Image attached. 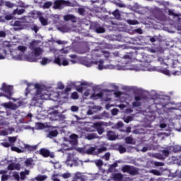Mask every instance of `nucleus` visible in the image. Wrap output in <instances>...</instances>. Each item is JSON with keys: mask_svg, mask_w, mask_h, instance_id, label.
Returning a JSON list of instances; mask_svg holds the SVG:
<instances>
[{"mask_svg": "<svg viewBox=\"0 0 181 181\" xmlns=\"http://www.w3.org/2000/svg\"><path fill=\"white\" fill-rule=\"evenodd\" d=\"M34 88H35L36 92L34 94V96L32 98L31 103L34 104V105H36L37 103H39V100H45V95L42 94L43 91V88H42V86L39 83H35L34 85Z\"/></svg>", "mask_w": 181, "mask_h": 181, "instance_id": "nucleus-1", "label": "nucleus"}, {"mask_svg": "<svg viewBox=\"0 0 181 181\" xmlns=\"http://www.w3.org/2000/svg\"><path fill=\"white\" fill-rule=\"evenodd\" d=\"M64 6H71L73 7V3L66 1V0H55L54 1V5L52 6L53 9H59L62 10L64 8Z\"/></svg>", "mask_w": 181, "mask_h": 181, "instance_id": "nucleus-2", "label": "nucleus"}, {"mask_svg": "<svg viewBox=\"0 0 181 181\" xmlns=\"http://www.w3.org/2000/svg\"><path fill=\"white\" fill-rule=\"evenodd\" d=\"M122 172L123 173H129L131 176H136L139 175V168L132 166L126 165L122 168Z\"/></svg>", "mask_w": 181, "mask_h": 181, "instance_id": "nucleus-3", "label": "nucleus"}, {"mask_svg": "<svg viewBox=\"0 0 181 181\" xmlns=\"http://www.w3.org/2000/svg\"><path fill=\"white\" fill-rule=\"evenodd\" d=\"M2 90L4 93H6V95H4V97H6V98L11 99L13 94L12 91L13 90V87L8 86L6 83H3Z\"/></svg>", "mask_w": 181, "mask_h": 181, "instance_id": "nucleus-4", "label": "nucleus"}, {"mask_svg": "<svg viewBox=\"0 0 181 181\" xmlns=\"http://www.w3.org/2000/svg\"><path fill=\"white\" fill-rule=\"evenodd\" d=\"M39 153L41 156H43V158H51L52 159L54 158V153H50L49 149L45 148L40 149Z\"/></svg>", "mask_w": 181, "mask_h": 181, "instance_id": "nucleus-5", "label": "nucleus"}, {"mask_svg": "<svg viewBox=\"0 0 181 181\" xmlns=\"http://www.w3.org/2000/svg\"><path fill=\"white\" fill-rule=\"evenodd\" d=\"M36 15L37 17H39V21L42 26H47V25H49V22L47 21V18L42 16V13L40 11H37Z\"/></svg>", "mask_w": 181, "mask_h": 181, "instance_id": "nucleus-6", "label": "nucleus"}, {"mask_svg": "<svg viewBox=\"0 0 181 181\" xmlns=\"http://www.w3.org/2000/svg\"><path fill=\"white\" fill-rule=\"evenodd\" d=\"M24 152H28V153H30L32 152H35L36 149H37V145H34V146H30L29 144H24V148H23Z\"/></svg>", "mask_w": 181, "mask_h": 181, "instance_id": "nucleus-7", "label": "nucleus"}, {"mask_svg": "<svg viewBox=\"0 0 181 181\" xmlns=\"http://www.w3.org/2000/svg\"><path fill=\"white\" fill-rule=\"evenodd\" d=\"M111 179L114 181H122V179H124V175L121 173H113L112 174Z\"/></svg>", "mask_w": 181, "mask_h": 181, "instance_id": "nucleus-8", "label": "nucleus"}, {"mask_svg": "<svg viewBox=\"0 0 181 181\" xmlns=\"http://www.w3.org/2000/svg\"><path fill=\"white\" fill-rule=\"evenodd\" d=\"M107 137L109 139V141H115L118 136L115 134V132L112 131H108L107 132Z\"/></svg>", "mask_w": 181, "mask_h": 181, "instance_id": "nucleus-9", "label": "nucleus"}, {"mask_svg": "<svg viewBox=\"0 0 181 181\" xmlns=\"http://www.w3.org/2000/svg\"><path fill=\"white\" fill-rule=\"evenodd\" d=\"M8 170H19L21 169V165L15 164V163H10L7 167Z\"/></svg>", "mask_w": 181, "mask_h": 181, "instance_id": "nucleus-10", "label": "nucleus"}, {"mask_svg": "<svg viewBox=\"0 0 181 181\" xmlns=\"http://www.w3.org/2000/svg\"><path fill=\"white\" fill-rule=\"evenodd\" d=\"M172 67L173 69H177V70L175 71H180L181 73V62H179V61H174L172 64Z\"/></svg>", "mask_w": 181, "mask_h": 181, "instance_id": "nucleus-11", "label": "nucleus"}, {"mask_svg": "<svg viewBox=\"0 0 181 181\" xmlns=\"http://www.w3.org/2000/svg\"><path fill=\"white\" fill-rule=\"evenodd\" d=\"M30 171L29 170H25L24 171H22L20 173V179L21 180H25L26 179V176H28L30 175Z\"/></svg>", "mask_w": 181, "mask_h": 181, "instance_id": "nucleus-12", "label": "nucleus"}, {"mask_svg": "<svg viewBox=\"0 0 181 181\" xmlns=\"http://www.w3.org/2000/svg\"><path fill=\"white\" fill-rule=\"evenodd\" d=\"M78 138V136L77 134H71L70 136V144L72 145H77V139Z\"/></svg>", "mask_w": 181, "mask_h": 181, "instance_id": "nucleus-13", "label": "nucleus"}, {"mask_svg": "<svg viewBox=\"0 0 181 181\" xmlns=\"http://www.w3.org/2000/svg\"><path fill=\"white\" fill-rule=\"evenodd\" d=\"M103 54V49H95L92 51V56H95L96 57H101Z\"/></svg>", "mask_w": 181, "mask_h": 181, "instance_id": "nucleus-14", "label": "nucleus"}, {"mask_svg": "<svg viewBox=\"0 0 181 181\" xmlns=\"http://www.w3.org/2000/svg\"><path fill=\"white\" fill-rule=\"evenodd\" d=\"M33 53H34L35 57H38V56L42 54V48L37 47L33 50Z\"/></svg>", "mask_w": 181, "mask_h": 181, "instance_id": "nucleus-15", "label": "nucleus"}, {"mask_svg": "<svg viewBox=\"0 0 181 181\" xmlns=\"http://www.w3.org/2000/svg\"><path fill=\"white\" fill-rule=\"evenodd\" d=\"M85 153H86V155H94V153H95V147H90L88 148Z\"/></svg>", "mask_w": 181, "mask_h": 181, "instance_id": "nucleus-16", "label": "nucleus"}, {"mask_svg": "<svg viewBox=\"0 0 181 181\" xmlns=\"http://www.w3.org/2000/svg\"><path fill=\"white\" fill-rule=\"evenodd\" d=\"M37 48V41L36 40H33L30 43V50H35V49Z\"/></svg>", "mask_w": 181, "mask_h": 181, "instance_id": "nucleus-17", "label": "nucleus"}, {"mask_svg": "<svg viewBox=\"0 0 181 181\" xmlns=\"http://www.w3.org/2000/svg\"><path fill=\"white\" fill-rule=\"evenodd\" d=\"M49 115H52L50 117L52 119H56L59 115V112L57 110H53L49 113Z\"/></svg>", "mask_w": 181, "mask_h": 181, "instance_id": "nucleus-18", "label": "nucleus"}, {"mask_svg": "<svg viewBox=\"0 0 181 181\" xmlns=\"http://www.w3.org/2000/svg\"><path fill=\"white\" fill-rule=\"evenodd\" d=\"M59 135V132L57 130L51 131L48 134V138H54Z\"/></svg>", "mask_w": 181, "mask_h": 181, "instance_id": "nucleus-19", "label": "nucleus"}, {"mask_svg": "<svg viewBox=\"0 0 181 181\" xmlns=\"http://www.w3.org/2000/svg\"><path fill=\"white\" fill-rule=\"evenodd\" d=\"M52 6H53L52 1H46L42 5V8H43V9H49V8H50Z\"/></svg>", "mask_w": 181, "mask_h": 181, "instance_id": "nucleus-20", "label": "nucleus"}, {"mask_svg": "<svg viewBox=\"0 0 181 181\" xmlns=\"http://www.w3.org/2000/svg\"><path fill=\"white\" fill-rule=\"evenodd\" d=\"M11 149L13 152H17V153H23V152H25L24 150H21V148L16 146H11Z\"/></svg>", "mask_w": 181, "mask_h": 181, "instance_id": "nucleus-21", "label": "nucleus"}, {"mask_svg": "<svg viewBox=\"0 0 181 181\" xmlns=\"http://www.w3.org/2000/svg\"><path fill=\"white\" fill-rule=\"evenodd\" d=\"M126 144H129L130 145H135V142H134V139L132 136H127L125 138Z\"/></svg>", "mask_w": 181, "mask_h": 181, "instance_id": "nucleus-22", "label": "nucleus"}, {"mask_svg": "<svg viewBox=\"0 0 181 181\" xmlns=\"http://www.w3.org/2000/svg\"><path fill=\"white\" fill-rule=\"evenodd\" d=\"M46 179H47V176L42 175H39L35 177V180L37 181H44V180H46Z\"/></svg>", "mask_w": 181, "mask_h": 181, "instance_id": "nucleus-23", "label": "nucleus"}, {"mask_svg": "<svg viewBox=\"0 0 181 181\" xmlns=\"http://www.w3.org/2000/svg\"><path fill=\"white\" fill-rule=\"evenodd\" d=\"M103 97H104V93L103 92L92 94V98H103Z\"/></svg>", "mask_w": 181, "mask_h": 181, "instance_id": "nucleus-24", "label": "nucleus"}, {"mask_svg": "<svg viewBox=\"0 0 181 181\" xmlns=\"http://www.w3.org/2000/svg\"><path fill=\"white\" fill-rule=\"evenodd\" d=\"M105 151H107V147L105 146L99 148L98 151L94 153V155H100V153H103V152H105Z\"/></svg>", "mask_w": 181, "mask_h": 181, "instance_id": "nucleus-25", "label": "nucleus"}, {"mask_svg": "<svg viewBox=\"0 0 181 181\" xmlns=\"http://www.w3.org/2000/svg\"><path fill=\"white\" fill-rule=\"evenodd\" d=\"M6 56V50L4 49H0V60L5 59Z\"/></svg>", "mask_w": 181, "mask_h": 181, "instance_id": "nucleus-26", "label": "nucleus"}, {"mask_svg": "<svg viewBox=\"0 0 181 181\" xmlns=\"http://www.w3.org/2000/svg\"><path fill=\"white\" fill-rule=\"evenodd\" d=\"M118 151L119 153H125L127 152V148L122 144L118 146Z\"/></svg>", "mask_w": 181, "mask_h": 181, "instance_id": "nucleus-27", "label": "nucleus"}, {"mask_svg": "<svg viewBox=\"0 0 181 181\" xmlns=\"http://www.w3.org/2000/svg\"><path fill=\"white\" fill-rule=\"evenodd\" d=\"M95 138H97V134L94 133L88 134L86 136V139H88V141H91V139H95Z\"/></svg>", "mask_w": 181, "mask_h": 181, "instance_id": "nucleus-28", "label": "nucleus"}, {"mask_svg": "<svg viewBox=\"0 0 181 181\" xmlns=\"http://www.w3.org/2000/svg\"><path fill=\"white\" fill-rule=\"evenodd\" d=\"M24 13H25V9L23 8H21V9L16 8L13 11V13L14 14L16 13L17 15H23Z\"/></svg>", "mask_w": 181, "mask_h": 181, "instance_id": "nucleus-29", "label": "nucleus"}, {"mask_svg": "<svg viewBox=\"0 0 181 181\" xmlns=\"http://www.w3.org/2000/svg\"><path fill=\"white\" fill-rule=\"evenodd\" d=\"M98 70H103V69H105V67L104 66V60L100 59L99 61V64L98 66Z\"/></svg>", "mask_w": 181, "mask_h": 181, "instance_id": "nucleus-30", "label": "nucleus"}, {"mask_svg": "<svg viewBox=\"0 0 181 181\" xmlns=\"http://www.w3.org/2000/svg\"><path fill=\"white\" fill-rule=\"evenodd\" d=\"M102 125H104L103 122H95L93 124V127L95 128V129H98V128L103 127Z\"/></svg>", "mask_w": 181, "mask_h": 181, "instance_id": "nucleus-31", "label": "nucleus"}, {"mask_svg": "<svg viewBox=\"0 0 181 181\" xmlns=\"http://www.w3.org/2000/svg\"><path fill=\"white\" fill-rule=\"evenodd\" d=\"M96 33H105V28L103 27H98L95 28Z\"/></svg>", "mask_w": 181, "mask_h": 181, "instance_id": "nucleus-32", "label": "nucleus"}, {"mask_svg": "<svg viewBox=\"0 0 181 181\" xmlns=\"http://www.w3.org/2000/svg\"><path fill=\"white\" fill-rule=\"evenodd\" d=\"M181 151V147L179 146H174L173 147V152H174L175 153H177V152H180Z\"/></svg>", "mask_w": 181, "mask_h": 181, "instance_id": "nucleus-33", "label": "nucleus"}, {"mask_svg": "<svg viewBox=\"0 0 181 181\" xmlns=\"http://www.w3.org/2000/svg\"><path fill=\"white\" fill-rule=\"evenodd\" d=\"M131 121H134V117H132V116H127L124 119V122L126 124H129V122H131Z\"/></svg>", "mask_w": 181, "mask_h": 181, "instance_id": "nucleus-34", "label": "nucleus"}, {"mask_svg": "<svg viewBox=\"0 0 181 181\" xmlns=\"http://www.w3.org/2000/svg\"><path fill=\"white\" fill-rule=\"evenodd\" d=\"M17 139L18 138L16 136H10L8 137V142H10V144H15Z\"/></svg>", "mask_w": 181, "mask_h": 181, "instance_id": "nucleus-35", "label": "nucleus"}, {"mask_svg": "<svg viewBox=\"0 0 181 181\" xmlns=\"http://www.w3.org/2000/svg\"><path fill=\"white\" fill-rule=\"evenodd\" d=\"M96 166H98V168H101V166H103V165H104V162H103V160H97L95 162Z\"/></svg>", "mask_w": 181, "mask_h": 181, "instance_id": "nucleus-36", "label": "nucleus"}, {"mask_svg": "<svg viewBox=\"0 0 181 181\" xmlns=\"http://www.w3.org/2000/svg\"><path fill=\"white\" fill-rule=\"evenodd\" d=\"M123 59H125L126 60L129 59V60H132L134 59V57L132 55V53H129L127 55H124L123 57Z\"/></svg>", "mask_w": 181, "mask_h": 181, "instance_id": "nucleus-37", "label": "nucleus"}, {"mask_svg": "<svg viewBox=\"0 0 181 181\" xmlns=\"http://www.w3.org/2000/svg\"><path fill=\"white\" fill-rule=\"evenodd\" d=\"M168 15H170V16H175V18L179 16V14L175 13L173 10L170 9L168 10Z\"/></svg>", "mask_w": 181, "mask_h": 181, "instance_id": "nucleus-38", "label": "nucleus"}, {"mask_svg": "<svg viewBox=\"0 0 181 181\" xmlns=\"http://www.w3.org/2000/svg\"><path fill=\"white\" fill-rule=\"evenodd\" d=\"M3 106L4 107V108H12L13 104H12V103H3Z\"/></svg>", "mask_w": 181, "mask_h": 181, "instance_id": "nucleus-39", "label": "nucleus"}, {"mask_svg": "<svg viewBox=\"0 0 181 181\" xmlns=\"http://www.w3.org/2000/svg\"><path fill=\"white\" fill-rule=\"evenodd\" d=\"M71 98H72V100L78 99V93H77V92L72 93L71 95Z\"/></svg>", "mask_w": 181, "mask_h": 181, "instance_id": "nucleus-40", "label": "nucleus"}, {"mask_svg": "<svg viewBox=\"0 0 181 181\" xmlns=\"http://www.w3.org/2000/svg\"><path fill=\"white\" fill-rule=\"evenodd\" d=\"M26 49L27 48L25 46L20 45L18 47V50H19L22 53H25V52H26Z\"/></svg>", "mask_w": 181, "mask_h": 181, "instance_id": "nucleus-41", "label": "nucleus"}, {"mask_svg": "<svg viewBox=\"0 0 181 181\" xmlns=\"http://www.w3.org/2000/svg\"><path fill=\"white\" fill-rule=\"evenodd\" d=\"M74 18L73 15L68 14L64 16V21H71Z\"/></svg>", "mask_w": 181, "mask_h": 181, "instance_id": "nucleus-42", "label": "nucleus"}, {"mask_svg": "<svg viewBox=\"0 0 181 181\" xmlns=\"http://www.w3.org/2000/svg\"><path fill=\"white\" fill-rule=\"evenodd\" d=\"M61 31L62 32H68L69 30H70V29L69 28V27H67V25H62L61 28Z\"/></svg>", "mask_w": 181, "mask_h": 181, "instance_id": "nucleus-43", "label": "nucleus"}, {"mask_svg": "<svg viewBox=\"0 0 181 181\" xmlns=\"http://www.w3.org/2000/svg\"><path fill=\"white\" fill-rule=\"evenodd\" d=\"M32 162H33V160L28 158L25 161V164L26 166H32Z\"/></svg>", "mask_w": 181, "mask_h": 181, "instance_id": "nucleus-44", "label": "nucleus"}, {"mask_svg": "<svg viewBox=\"0 0 181 181\" xmlns=\"http://www.w3.org/2000/svg\"><path fill=\"white\" fill-rule=\"evenodd\" d=\"M156 158L157 159H160V160H164V159H165V157L163 154H160V153L156 154Z\"/></svg>", "mask_w": 181, "mask_h": 181, "instance_id": "nucleus-45", "label": "nucleus"}, {"mask_svg": "<svg viewBox=\"0 0 181 181\" xmlns=\"http://www.w3.org/2000/svg\"><path fill=\"white\" fill-rule=\"evenodd\" d=\"M62 177H63V179H69V177H71V174H70V173H65L62 175Z\"/></svg>", "mask_w": 181, "mask_h": 181, "instance_id": "nucleus-46", "label": "nucleus"}, {"mask_svg": "<svg viewBox=\"0 0 181 181\" xmlns=\"http://www.w3.org/2000/svg\"><path fill=\"white\" fill-rule=\"evenodd\" d=\"M102 54L104 55V57H105V59L107 60H108V59H110V52H108L107 51L102 50Z\"/></svg>", "mask_w": 181, "mask_h": 181, "instance_id": "nucleus-47", "label": "nucleus"}, {"mask_svg": "<svg viewBox=\"0 0 181 181\" xmlns=\"http://www.w3.org/2000/svg\"><path fill=\"white\" fill-rule=\"evenodd\" d=\"M127 23H129V25H138V21H136V20H128Z\"/></svg>", "mask_w": 181, "mask_h": 181, "instance_id": "nucleus-48", "label": "nucleus"}, {"mask_svg": "<svg viewBox=\"0 0 181 181\" xmlns=\"http://www.w3.org/2000/svg\"><path fill=\"white\" fill-rule=\"evenodd\" d=\"M49 63V59L47 58H42L41 61L42 66H46Z\"/></svg>", "mask_w": 181, "mask_h": 181, "instance_id": "nucleus-49", "label": "nucleus"}, {"mask_svg": "<svg viewBox=\"0 0 181 181\" xmlns=\"http://www.w3.org/2000/svg\"><path fill=\"white\" fill-rule=\"evenodd\" d=\"M96 131L99 135H103V134H104V127L98 128Z\"/></svg>", "mask_w": 181, "mask_h": 181, "instance_id": "nucleus-50", "label": "nucleus"}, {"mask_svg": "<svg viewBox=\"0 0 181 181\" xmlns=\"http://www.w3.org/2000/svg\"><path fill=\"white\" fill-rule=\"evenodd\" d=\"M161 152L163 153V156H165V158H166L167 156H169V153H170L169 150H162Z\"/></svg>", "mask_w": 181, "mask_h": 181, "instance_id": "nucleus-51", "label": "nucleus"}, {"mask_svg": "<svg viewBox=\"0 0 181 181\" xmlns=\"http://www.w3.org/2000/svg\"><path fill=\"white\" fill-rule=\"evenodd\" d=\"M151 173H153V175H155L156 176H160V171L158 170H152Z\"/></svg>", "mask_w": 181, "mask_h": 181, "instance_id": "nucleus-52", "label": "nucleus"}, {"mask_svg": "<svg viewBox=\"0 0 181 181\" xmlns=\"http://www.w3.org/2000/svg\"><path fill=\"white\" fill-rule=\"evenodd\" d=\"M141 105H142V103H141V102H138V101H134L132 103V106L133 107H141Z\"/></svg>", "mask_w": 181, "mask_h": 181, "instance_id": "nucleus-53", "label": "nucleus"}, {"mask_svg": "<svg viewBox=\"0 0 181 181\" xmlns=\"http://www.w3.org/2000/svg\"><path fill=\"white\" fill-rule=\"evenodd\" d=\"M54 63H56V64H58V66H62V60L60 59V57L55 58Z\"/></svg>", "mask_w": 181, "mask_h": 181, "instance_id": "nucleus-54", "label": "nucleus"}, {"mask_svg": "<svg viewBox=\"0 0 181 181\" xmlns=\"http://www.w3.org/2000/svg\"><path fill=\"white\" fill-rule=\"evenodd\" d=\"M13 178L15 179V180L19 181L21 180V176H19V173H16L13 174Z\"/></svg>", "mask_w": 181, "mask_h": 181, "instance_id": "nucleus-55", "label": "nucleus"}, {"mask_svg": "<svg viewBox=\"0 0 181 181\" xmlns=\"http://www.w3.org/2000/svg\"><path fill=\"white\" fill-rule=\"evenodd\" d=\"M158 62H160V64H165L166 66V63L165 62V59L162 57H159L158 58Z\"/></svg>", "mask_w": 181, "mask_h": 181, "instance_id": "nucleus-56", "label": "nucleus"}, {"mask_svg": "<svg viewBox=\"0 0 181 181\" xmlns=\"http://www.w3.org/2000/svg\"><path fill=\"white\" fill-rule=\"evenodd\" d=\"M8 179H9V175H8L3 174L1 175V181H6V180H8Z\"/></svg>", "mask_w": 181, "mask_h": 181, "instance_id": "nucleus-57", "label": "nucleus"}, {"mask_svg": "<svg viewBox=\"0 0 181 181\" xmlns=\"http://www.w3.org/2000/svg\"><path fill=\"white\" fill-rule=\"evenodd\" d=\"M112 15H114L115 18H119L121 16V15L119 14V11L118 10L113 11Z\"/></svg>", "mask_w": 181, "mask_h": 181, "instance_id": "nucleus-58", "label": "nucleus"}, {"mask_svg": "<svg viewBox=\"0 0 181 181\" xmlns=\"http://www.w3.org/2000/svg\"><path fill=\"white\" fill-rule=\"evenodd\" d=\"M37 127L39 129H45V124L43 123H37Z\"/></svg>", "mask_w": 181, "mask_h": 181, "instance_id": "nucleus-59", "label": "nucleus"}, {"mask_svg": "<svg viewBox=\"0 0 181 181\" xmlns=\"http://www.w3.org/2000/svg\"><path fill=\"white\" fill-rule=\"evenodd\" d=\"M78 12L79 15H84V13L86 12V10L83 8H79L78 9Z\"/></svg>", "mask_w": 181, "mask_h": 181, "instance_id": "nucleus-60", "label": "nucleus"}, {"mask_svg": "<svg viewBox=\"0 0 181 181\" xmlns=\"http://www.w3.org/2000/svg\"><path fill=\"white\" fill-rule=\"evenodd\" d=\"M71 110L72 111V112H77V111H78V107L71 106Z\"/></svg>", "mask_w": 181, "mask_h": 181, "instance_id": "nucleus-61", "label": "nucleus"}, {"mask_svg": "<svg viewBox=\"0 0 181 181\" xmlns=\"http://www.w3.org/2000/svg\"><path fill=\"white\" fill-rule=\"evenodd\" d=\"M6 6L8 8H13V4H12L11 1H6Z\"/></svg>", "mask_w": 181, "mask_h": 181, "instance_id": "nucleus-62", "label": "nucleus"}, {"mask_svg": "<svg viewBox=\"0 0 181 181\" xmlns=\"http://www.w3.org/2000/svg\"><path fill=\"white\" fill-rule=\"evenodd\" d=\"M2 146H4V148H9L11 146V143L8 142H3L1 143Z\"/></svg>", "mask_w": 181, "mask_h": 181, "instance_id": "nucleus-63", "label": "nucleus"}, {"mask_svg": "<svg viewBox=\"0 0 181 181\" xmlns=\"http://www.w3.org/2000/svg\"><path fill=\"white\" fill-rule=\"evenodd\" d=\"M119 110L118 109L114 108V109L112 110V114L113 115H117L118 114V112H119Z\"/></svg>", "mask_w": 181, "mask_h": 181, "instance_id": "nucleus-64", "label": "nucleus"}]
</instances>
